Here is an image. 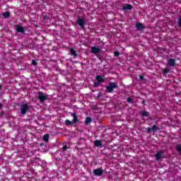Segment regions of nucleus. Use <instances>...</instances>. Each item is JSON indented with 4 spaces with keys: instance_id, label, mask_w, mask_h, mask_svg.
<instances>
[{
    "instance_id": "obj_33",
    "label": "nucleus",
    "mask_w": 181,
    "mask_h": 181,
    "mask_svg": "<svg viewBox=\"0 0 181 181\" xmlns=\"http://www.w3.org/2000/svg\"><path fill=\"white\" fill-rule=\"evenodd\" d=\"M0 90H2V85L0 84Z\"/></svg>"
},
{
    "instance_id": "obj_20",
    "label": "nucleus",
    "mask_w": 181,
    "mask_h": 181,
    "mask_svg": "<svg viewBox=\"0 0 181 181\" xmlns=\"http://www.w3.org/2000/svg\"><path fill=\"white\" fill-rule=\"evenodd\" d=\"M100 84H101V82H98V81H97L96 82H95L93 83V87H98V86H100Z\"/></svg>"
},
{
    "instance_id": "obj_1",
    "label": "nucleus",
    "mask_w": 181,
    "mask_h": 181,
    "mask_svg": "<svg viewBox=\"0 0 181 181\" xmlns=\"http://www.w3.org/2000/svg\"><path fill=\"white\" fill-rule=\"evenodd\" d=\"M118 87V85L114 82H111L108 86L106 87L107 91L108 93H112L114 90V88H117Z\"/></svg>"
},
{
    "instance_id": "obj_18",
    "label": "nucleus",
    "mask_w": 181,
    "mask_h": 181,
    "mask_svg": "<svg viewBox=\"0 0 181 181\" xmlns=\"http://www.w3.org/2000/svg\"><path fill=\"white\" fill-rule=\"evenodd\" d=\"M151 129H152L153 132H156V131H158V129H159V128L156 125H153Z\"/></svg>"
},
{
    "instance_id": "obj_19",
    "label": "nucleus",
    "mask_w": 181,
    "mask_h": 181,
    "mask_svg": "<svg viewBox=\"0 0 181 181\" xmlns=\"http://www.w3.org/2000/svg\"><path fill=\"white\" fill-rule=\"evenodd\" d=\"M65 124H66V125H68V126H70L73 124V122L69 120V119H66L65 121Z\"/></svg>"
},
{
    "instance_id": "obj_21",
    "label": "nucleus",
    "mask_w": 181,
    "mask_h": 181,
    "mask_svg": "<svg viewBox=\"0 0 181 181\" xmlns=\"http://www.w3.org/2000/svg\"><path fill=\"white\" fill-rule=\"evenodd\" d=\"M91 122V117H88L86 119V124H90Z\"/></svg>"
},
{
    "instance_id": "obj_11",
    "label": "nucleus",
    "mask_w": 181,
    "mask_h": 181,
    "mask_svg": "<svg viewBox=\"0 0 181 181\" xmlns=\"http://www.w3.org/2000/svg\"><path fill=\"white\" fill-rule=\"evenodd\" d=\"M96 81L99 83H103V81H104V78H103V76L98 75L96 76Z\"/></svg>"
},
{
    "instance_id": "obj_31",
    "label": "nucleus",
    "mask_w": 181,
    "mask_h": 181,
    "mask_svg": "<svg viewBox=\"0 0 181 181\" xmlns=\"http://www.w3.org/2000/svg\"><path fill=\"white\" fill-rule=\"evenodd\" d=\"M139 78H140V80H144V76H139Z\"/></svg>"
},
{
    "instance_id": "obj_7",
    "label": "nucleus",
    "mask_w": 181,
    "mask_h": 181,
    "mask_svg": "<svg viewBox=\"0 0 181 181\" xmlns=\"http://www.w3.org/2000/svg\"><path fill=\"white\" fill-rule=\"evenodd\" d=\"M71 117H73L74 118L73 121L74 124L78 122V117H77V115L76 114V112L71 113Z\"/></svg>"
},
{
    "instance_id": "obj_22",
    "label": "nucleus",
    "mask_w": 181,
    "mask_h": 181,
    "mask_svg": "<svg viewBox=\"0 0 181 181\" xmlns=\"http://www.w3.org/2000/svg\"><path fill=\"white\" fill-rule=\"evenodd\" d=\"M148 112L146 111H142L141 112V115H143V117H148Z\"/></svg>"
},
{
    "instance_id": "obj_2",
    "label": "nucleus",
    "mask_w": 181,
    "mask_h": 181,
    "mask_svg": "<svg viewBox=\"0 0 181 181\" xmlns=\"http://www.w3.org/2000/svg\"><path fill=\"white\" fill-rule=\"evenodd\" d=\"M38 98L41 103H43V101L47 100V95H45L43 92L40 91L38 93Z\"/></svg>"
},
{
    "instance_id": "obj_32",
    "label": "nucleus",
    "mask_w": 181,
    "mask_h": 181,
    "mask_svg": "<svg viewBox=\"0 0 181 181\" xmlns=\"http://www.w3.org/2000/svg\"><path fill=\"white\" fill-rule=\"evenodd\" d=\"M63 149H64V151H66V149H67V146H64Z\"/></svg>"
},
{
    "instance_id": "obj_15",
    "label": "nucleus",
    "mask_w": 181,
    "mask_h": 181,
    "mask_svg": "<svg viewBox=\"0 0 181 181\" xmlns=\"http://www.w3.org/2000/svg\"><path fill=\"white\" fill-rule=\"evenodd\" d=\"M29 110V107H28V105L24 104L23 105V114H26V112Z\"/></svg>"
},
{
    "instance_id": "obj_12",
    "label": "nucleus",
    "mask_w": 181,
    "mask_h": 181,
    "mask_svg": "<svg viewBox=\"0 0 181 181\" xmlns=\"http://www.w3.org/2000/svg\"><path fill=\"white\" fill-rule=\"evenodd\" d=\"M70 53H71V54H72V56H74V57H77V54L76 53V50H74V49L71 48V49H70Z\"/></svg>"
},
{
    "instance_id": "obj_4",
    "label": "nucleus",
    "mask_w": 181,
    "mask_h": 181,
    "mask_svg": "<svg viewBox=\"0 0 181 181\" xmlns=\"http://www.w3.org/2000/svg\"><path fill=\"white\" fill-rule=\"evenodd\" d=\"M100 52V48L96 47H93L91 48V53H93V54H98Z\"/></svg>"
},
{
    "instance_id": "obj_13",
    "label": "nucleus",
    "mask_w": 181,
    "mask_h": 181,
    "mask_svg": "<svg viewBox=\"0 0 181 181\" xmlns=\"http://www.w3.org/2000/svg\"><path fill=\"white\" fill-rule=\"evenodd\" d=\"M168 64L169 66H175V59H168Z\"/></svg>"
},
{
    "instance_id": "obj_9",
    "label": "nucleus",
    "mask_w": 181,
    "mask_h": 181,
    "mask_svg": "<svg viewBox=\"0 0 181 181\" xmlns=\"http://www.w3.org/2000/svg\"><path fill=\"white\" fill-rule=\"evenodd\" d=\"M162 155H163V152L162 151H159L158 153H157L155 156H156V159L157 160H159V159H160L162 158Z\"/></svg>"
},
{
    "instance_id": "obj_14",
    "label": "nucleus",
    "mask_w": 181,
    "mask_h": 181,
    "mask_svg": "<svg viewBox=\"0 0 181 181\" xmlns=\"http://www.w3.org/2000/svg\"><path fill=\"white\" fill-rule=\"evenodd\" d=\"M94 145L95 146H97V147L101 146V140H95L94 141Z\"/></svg>"
},
{
    "instance_id": "obj_3",
    "label": "nucleus",
    "mask_w": 181,
    "mask_h": 181,
    "mask_svg": "<svg viewBox=\"0 0 181 181\" xmlns=\"http://www.w3.org/2000/svg\"><path fill=\"white\" fill-rule=\"evenodd\" d=\"M103 173L104 170L101 168H97L93 170V175H95V176H103Z\"/></svg>"
},
{
    "instance_id": "obj_25",
    "label": "nucleus",
    "mask_w": 181,
    "mask_h": 181,
    "mask_svg": "<svg viewBox=\"0 0 181 181\" xmlns=\"http://www.w3.org/2000/svg\"><path fill=\"white\" fill-rule=\"evenodd\" d=\"M127 103H133L132 98H127Z\"/></svg>"
},
{
    "instance_id": "obj_8",
    "label": "nucleus",
    "mask_w": 181,
    "mask_h": 181,
    "mask_svg": "<svg viewBox=\"0 0 181 181\" xmlns=\"http://www.w3.org/2000/svg\"><path fill=\"white\" fill-rule=\"evenodd\" d=\"M133 6L131 4H127V6H124L122 7L123 11H129L132 9Z\"/></svg>"
},
{
    "instance_id": "obj_6",
    "label": "nucleus",
    "mask_w": 181,
    "mask_h": 181,
    "mask_svg": "<svg viewBox=\"0 0 181 181\" xmlns=\"http://www.w3.org/2000/svg\"><path fill=\"white\" fill-rule=\"evenodd\" d=\"M77 23H78V25H79V26H81V28H84V25H85V23H84V19H83V18H78V20H77Z\"/></svg>"
},
{
    "instance_id": "obj_27",
    "label": "nucleus",
    "mask_w": 181,
    "mask_h": 181,
    "mask_svg": "<svg viewBox=\"0 0 181 181\" xmlns=\"http://www.w3.org/2000/svg\"><path fill=\"white\" fill-rule=\"evenodd\" d=\"M115 56H116V57L119 56V52H118V51L115 52Z\"/></svg>"
},
{
    "instance_id": "obj_26",
    "label": "nucleus",
    "mask_w": 181,
    "mask_h": 181,
    "mask_svg": "<svg viewBox=\"0 0 181 181\" xmlns=\"http://www.w3.org/2000/svg\"><path fill=\"white\" fill-rule=\"evenodd\" d=\"M178 26H179V28H181V17L180 18V19L178 21Z\"/></svg>"
},
{
    "instance_id": "obj_17",
    "label": "nucleus",
    "mask_w": 181,
    "mask_h": 181,
    "mask_svg": "<svg viewBox=\"0 0 181 181\" xmlns=\"http://www.w3.org/2000/svg\"><path fill=\"white\" fill-rule=\"evenodd\" d=\"M3 16H4V18H9V16H10V13H9V12H4V13H3Z\"/></svg>"
},
{
    "instance_id": "obj_16",
    "label": "nucleus",
    "mask_w": 181,
    "mask_h": 181,
    "mask_svg": "<svg viewBox=\"0 0 181 181\" xmlns=\"http://www.w3.org/2000/svg\"><path fill=\"white\" fill-rule=\"evenodd\" d=\"M43 141H45V142L49 141V134H45L43 136Z\"/></svg>"
},
{
    "instance_id": "obj_28",
    "label": "nucleus",
    "mask_w": 181,
    "mask_h": 181,
    "mask_svg": "<svg viewBox=\"0 0 181 181\" xmlns=\"http://www.w3.org/2000/svg\"><path fill=\"white\" fill-rule=\"evenodd\" d=\"M164 73H165V74L169 73V69H165L164 70Z\"/></svg>"
},
{
    "instance_id": "obj_10",
    "label": "nucleus",
    "mask_w": 181,
    "mask_h": 181,
    "mask_svg": "<svg viewBox=\"0 0 181 181\" xmlns=\"http://www.w3.org/2000/svg\"><path fill=\"white\" fill-rule=\"evenodd\" d=\"M136 28L137 30H142V29H144V25H142V23H136Z\"/></svg>"
},
{
    "instance_id": "obj_29",
    "label": "nucleus",
    "mask_w": 181,
    "mask_h": 181,
    "mask_svg": "<svg viewBox=\"0 0 181 181\" xmlns=\"http://www.w3.org/2000/svg\"><path fill=\"white\" fill-rule=\"evenodd\" d=\"M21 113L22 114V115H23V107H22V105L21 109Z\"/></svg>"
},
{
    "instance_id": "obj_24",
    "label": "nucleus",
    "mask_w": 181,
    "mask_h": 181,
    "mask_svg": "<svg viewBox=\"0 0 181 181\" xmlns=\"http://www.w3.org/2000/svg\"><path fill=\"white\" fill-rule=\"evenodd\" d=\"M32 64H33V66H37V62H36V60L33 59V61H32Z\"/></svg>"
},
{
    "instance_id": "obj_35",
    "label": "nucleus",
    "mask_w": 181,
    "mask_h": 181,
    "mask_svg": "<svg viewBox=\"0 0 181 181\" xmlns=\"http://www.w3.org/2000/svg\"><path fill=\"white\" fill-rule=\"evenodd\" d=\"M0 108H2V104L0 103Z\"/></svg>"
},
{
    "instance_id": "obj_34",
    "label": "nucleus",
    "mask_w": 181,
    "mask_h": 181,
    "mask_svg": "<svg viewBox=\"0 0 181 181\" xmlns=\"http://www.w3.org/2000/svg\"><path fill=\"white\" fill-rule=\"evenodd\" d=\"M43 145H44L43 143L40 144V146H43Z\"/></svg>"
},
{
    "instance_id": "obj_5",
    "label": "nucleus",
    "mask_w": 181,
    "mask_h": 181,
    "mask_svg": "<svg viewBox=\"0 0 181 181\" xmlns=\"http://www.w3.org/2000/svg\"><path fill=\"white\" fill-rule=\"evenodd\" d=\"M15 29L17 30V32H19L20 33H23V27L21 25H15Z\"/></svg>"
},
{
    "instance_id": "obj_30",
    "label": "nucleus",
    "mask_w": 181,
    "mask_h": 181,
    "mask_svg": "<svg viewBox=\"0 0 181 181\" xmlns=\"http://www.w3.org/2000/svg\"><path fill=\"white\" fill-rule=\"evenodd\" d=\"M147 131H148V132H151V131H152V128H148Z\"/></svg>"
},
{
    "instance_id": "obj_23",
    "label": "nucleus",
    "mask_w": 181,
    "mask_h": 181,
    "mask_svg": "<svg viewBox=\"0 0 181 181\" xmlns=\"http://www.w3.org/2000/svg\"><path fill=\"white\" fill-rule=\"evenodd\" d=\"M177 151L181 152V144L177 145Z\"/></svg>"
}]
</instances>
